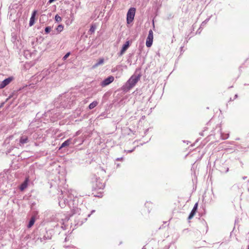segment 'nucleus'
<instances>
[{"instance_id": "bb28decb", "label": "nucleus", "mask_w": 249, "mask_h": 249, "mask_svg": "<svg viewBox=\"0 0 249 249\" xmlns=\"http://www.w3.org/2000/svg\"><path fill=\"white\" fill-rule=\"evenodd\" d=\"M123 160V158H118L116 159V160Z\"/></svg>"}, {"instance_id": "b1692460", "label": "nucleus", "mask_w": 249, "mask_h": 249, "mask_svg": "<svg viewBox=\"0 0 249 249\" xmlns=\"http://www.w3.org/2000/svg\"><path fill=\"white\" fill-rule=\"evenodd\" d=\"M69 219H70V217L68 216H66V218H65V219H62V224H64V221H68L69 220Z\"/></svg>"}, {"instance_id": "4468645a", "label": "nucleus", "mask_w": 249, "mask_h": 249, "mask_svg": "<svg viewBox=\"0 0 249 249\" xmlns=\"http://www.w3.org/2000/svg\"><path fill=\"white\" fill-rule=\"evenodd\" d=\"M104 58H100L97 62H96L95 64H94L92 66L93 68H95L97 67L98 66L102 65L104 63Z\"/></svg>"}, {"instance_id": "ddd939ff", "label": "nucleus", "mask_w": 249, "mask_h": 249, "mask_svg": "<svg viewBox=\"0 0 249 249\" xmlns=\"http://www.w3.org/2000/svg\"><path fill=\"white\" fill-rule=\"evenodd\" d=\"M71 142V139L67 140L66 141H65L62 143L61 146L59 147V149L63 147L69 146Z\"/></svg>"}, {"instance_id": "412c9836", "label": "nucleus", "mask_w": 249, "mask_h": 249, "mask_svg": "<svg viewBox=\"0 0 249 249\" xmlns=\"http://www.w3.org/2000/svg\"><path fill=\"white\" fill-rule=\"evenodd\" d=\"M51 30V27L50 26H47L45 28V32L46 34H48L50 32Z\"/></svg>"}, {"instance_id": "9d476101", "label": "nucleus", "mask_w": 249, "mask_h": 249, "mask_svg": "<svg viewBox=\"0 0 249 249\" xmlns=\"http://www.w3.org/2000/svg\"><path fill=\"white\" fill-rule=\"evenodd\" d=\"M197 208V203H196L195 204L193 209L192 210V211L188 216V219H191L193 217V216L195 215V214L196 213Z\"/></svg>"}, {"instance_id": "473e14b6", "label": "nucleus", "mask_w": 249, "mask_h": 249, "mask_svg": "<svg viewBox=\"0 0 249 249\" xmlns=\"http://www.w3.org/2000/svg\"><path fill=\"white\" fill-rule=\"evenodd\" d=\"M94 212V210H92V211H91V213H93Z\"/></svg>"}, {"instance_id": "393cba45", "label": "nucleus", "mask_w": 249, "mask_h": 249, "mask_svg": "<svg viewBox=\"0 0 249 249\" xmlns=\"http://www.w3.org/2000/svg\"><path fill=\"white\" fill-rule=\"evenodd\" d=\"M66 249H75V248L73 246H64Z\"/></svg>"}, {"instance_id": "9b49d317", "label": "nucleus", "mask_w": 249, "mask_h": 249, "mask_svg": "<svg viewBox=\"0 0 249 249\" xmlns=\"http://www.w3.org/2000/svg\"><path fill=\"white\" fill-rule=\"evenodd\" d=\"M29 181V178H26L24 181L20 185L19 187V189L21 191H23L25 188H27L28 185V182Z\"/></svg>"}, {"instance_id": "f03ea898", "label": "nucleus", "mask_w": 249, "mask_h": 249, "mask_svg": "<svg viewBox=\"0 0 249 249\" xmlns=\"http://www.w3.org/2000/svg\"><path fill=\"white\" fill-rule=\"evenodd\" d=\"M141 74L132 75L127 82L122 87L121 89L124 92H127L134 87L140 80Z\"/></svg>"}, {"instance_id": "c85d7f7f", "label": "nucleus", "mask_w": 249, "mask_h": 249, "mask_svg": "<svg viewBox=\"0 0 249 249\" xmlns=\"http://www.w3.org/2000/svg\"><path fill=\"white\" fill-rule=\"evenodd\" d=\"M4 104V103H2L0 105V108L2 107Z\"/></svg>"}, {"instance_id": "0eeeda50", "label": "nucleus", "mask_w": 249, "mask_h": 249, "mask_svg": "<svg viewBox=\"0 0 249 249\" xmlns=\"http://www.w3.org/2000/svg\"><path fill=\"white\" fill-rule=\"evenodd\" d=\"M12 79L13 78L12 77H8L7 78L4 79V80H3L2 81V82L1 83V84H0V88L3 89L5 87H6L7 85H8L11 82V81L12 80Z\"/></svg>"}, {"instance_id": "4be33fe9", "label": "nucleus", "mask_w": 249, "mask_h": 249, "mask_svg": "<svg viewBox=\"0 0 249 249\" xmlns=\"http://www.w3.org/2000/svg\"><path fill=\"white\" fill-rule=\"evenodd\" d=\"M95 29H96V26L95 25H92L90 27L89 31L91 32V33H94L95 32Z\"/></svg>"}, {"instance_id": "1a4fd4ad", "label": "nucleus", "mask_w": 249, "mask_h": 249, "mask_svg": "<svg viewBox=\"0 0 249 249\" xmlns=\"http://www.w3.org/2000/svg\"><path fill=\"white\" fill-rule=\"evenodd\" d=\"M19 145L22 146L25 143H26L28 142V138L26 136H22L19 139Z\"/></svg>"}, {"instance_id": "7ed1b4c3", "label": "nucleus", "mask_w": 249, "mask_h": 249, "mask_svg": "<svg viewBox=\"0 0 249 249\" xmlns=\"http://www.w3.org/2000/svg\"><path fill=\"white\" fill-rule=\"evenodd\" d=\"M136 13V8L134 7H131L128 10L126 15V20L127 24H130L134 20Z\"/></svg>"}, {"instance_id": "f257e3e1", "label": "nucleus", "mask_w": 249, "mask_h": 249, "mask_svg": "<svg viewBox=\"0 0 249 249\" xmlns=\"http://www.w3.org/2000/svg\"><path fill=\"white\" fill-rule=\"evenodd\" d=\"M78 198L76 195V192L73 190L62 193L58 197V204L60 207L63 208L68 205L72 215L77 214L76 225H81L87 220V217H89L91 213L84 215V213H81V208L78 206Z\"/></svg>"}, {"instance_id": "72a5a7b5", "label": "nucleus", "mask_w": 249, "mask_h": 249, "mask_svg": "<svg viewBox=\"0 0 249 249\" xmlns=\"http://www.w3.org/2000/svg\"><path fill=\"white\" fill-rule=\"evenodd\" d=\"M117 167H119V166H120V165H119V164H118L117 165Z\"/></svg>"}, {"instance_id": "cd10ccee", "label": "nucleus", "mask_w": 249, "mask_h": 249, "mask_svg": "<svg viewBox=\"0 0 249 249\" xmlns=\"http://www.w3.org/2000/svg\"><path fill=\"white\" fill-rule=\"evenodd\" d=\"M55 0H49L48 1V3L49 4H51L52 3V2H53V1H54Z\"/></svg>"}, {"instance_id": "2eb2a0df", "label": "nucleus", "mask_w": 249, "mask_h": 249, "mask_svg": "<svg viewBox=\"0 0 249 249\" xmlns=\"http://www.w3.org/2000/svg\"><path fill=\"white\" fill-rule=\"evenodd\" d=\"M35 222V217L34 216H32L29 221V222L27 226V227L28 228H31L34 225Z\"/></svg>"}, {"instance_id": "2f4dec72", "label": "nucleus", "mask_w": 249, "mask_h": 249, "mask_svg": "<svg viewBox=\"0 0 249 249\" xmlns=\"http://www.w3.org/2000/svg\"><path fill=\"white\" fill-rule=\"evenodd\" d=\"M246 178H247V177H243V179H245Z\"/></svg>"}, {"instance_id": "6ab92c4d", "label": "nucleus", "mask_w": 249, "mask_h": 249, "mask_svg": "<svg viewBox=\"0 0 249 249\" xmlns=\"http://www.w3.org/2000/svg\"><path fill=\"white\" fill-rule=\"evenodd\" d=\"M229 134H224V133L221 134V137L222 139H223V140L227 139L229 138Z\"/></svg>"}, {"instance_id": "f8f14e48", "label": "nucleus", "mask_w": 249, "mask_h": 249, "mask_svg": "<svg viewBox=\"0 0 249 249\" xmlns=\"http://www.w3.org/2000/svg\"><path fill=\"white\" fill-rule=\"evenodd\" d=\"M36 13V11H34L32 14V16L30 19V21H29L30 26H32L35 23V18Z\"/></svg>"}, {"instance_id": "423d86ee", "label": "nucleus", "mask_w": 249, "mask_h": 249, "mask_svg": "<svg viewBox=\"0 0 249 249\" xmlns=\"http://www.w3.org/2000/svg\"><path fill=\"white\" fill-rule=\"evenodd\" d=\"M114 77L113 76H109L107 78L105 79L100 84L102 87H105L113 82Z\"/></svg>"}, {"instance_id": "f3484780", "label": "nucleus", "mask_w": 249, "mask_h": 249, "mask_svg": "<svg viewBox=\"0 0 249 249\" xmlns=\"http://www.w3.org/2000/svg\"><path fill=\"white\" fill-rule=\"evenodd\" d=\"M49 73V71H43L39 75V76H40V80H42L43 78H44L46 75Z\"/></svg>"}, {"instance_id": "dca6fc26", "label": "nucleus", "mask_w": 249, "mask_h": 249, "mask_svg": "<svg viewBox=\"0 0 249 249\" xmlns=\"http://www.w3.org/2000/svg\"><path fill=\"white\" fill-rule=\"evenodd\" d=\"M98 103L96 101H94L91 103H90L89 106V109H92L94 108L95 107H96L98 105Z\"/></svg>"}, {"instance_id": "a878e982", "label": "nucleus", "mask_w": 249, "mask_h": 249, "mask_svg": "<svg viewBox=\"0 0 249 249\" xmlns=\"http://www.w3.org/2000/svg\"><path fill=\"white\" fill-rule=\"evenodd\" d=\"M209 19H207L206 20H205L204 21H203L202 24H201V26L202 25H204L205 24H206L207 23V22H208Z\"/></svg>"}, {"instance_id": "6e6552de", "label": "nucleus", "mask_w": 249, "mask_h": 249, "mask_svg": "<svg viewBox=\"0 0 249 249\" xmlns=\"http://www.w3.org/2000/svg\"><path fill=\"white\" fill-rule=\"evenodd\" d=\"M130 42L129 41H127L125 42V44L123 46V47L122 48V50H121L120 52L119 55H122L124 54V52L128 49V47L129 46Z\"/></svg>"}, {"instance_id": "a211bd4d", "label": "nucleus", "mask_w": 249, "mask_h": 249, "mask_svg": "<svg viewBox=\"0 0 249 249\" xmlns=\"http://www.w3.org/2000/svg\"><path fill=\"white\" fill-rule=\"evenodd\" d=\"M63 28H64V27L62 25L60 24V25H59L56 30V31L58 32V33H60L61 32H62L63 30Z\"/></svg>"}, {"instance_id": "20e7f679", "label": "nucleus", "mask_w": 249, "mask_h": 249, "mask_svg": "<svg viewBox=\"0 0 249 249\" xmlns=\"http://www.w3.org/2000/svg\"><path fill=\"white\" fill-rule=\"evenodd\" d=\"M92 182L95 183V188L97 189H102L105 187V184L101 181L100 178L95 177L92 178Z\"/></svg>"}, {"instance_id": "5701e85b", "label": "nucleus", "mask_w": 249, "mask_h": 249, "mask_svg": "<svg viewBox=\"0 0 249 249\" xmlns=\"http://www.w3.org/2000/svg\"><path fill=\"white\" fill-rule=\"evenodd\" d=\"M70 52L67 53L63 57L62 59L65 60L70 55Z\"/></svg>"}, {"instance_id": "aec40b11", "label": "nucleus", "mask_w": 249, "mask_h": 249, "mask_svg": "<svg viewBox=\"0 0 249 249\" xmlns=\"http://www.w3.org/2000/svg\"><path fill=\"white\" fill-rule=\"evenodd\" d=\"M55 20L57 22H60L61 21V18L58 15H55Z\"/></svg>"}, {"instance_id": "c756f323", "label": "nucleus", "mask_w": 249, "mask_h": 249, "mask_svg": "<svg viewBox=\"0 0 249 249\" xmlns=\"http://www.w3.org/2000/svg\"><path fill=\"white\" fill-rule=\"evenodd\" d=\"M229 171V168H227L226 172H228Z\"/></svg>"}, {"instance_id": "39448f33", "label": "nucleus", "mask_w": 249, "mask_h": 249, "mask_svg": "<svg viewBox=\"0 0 249 249\" xmlns=\"http://www.w3.org/2000/svg\"><path fill=\"white\" fill-rule=\"evenodd\" d=\"M153 32L152 30H150L148 32V36L146 38V46L147 47H150L153 43Z\"/></svg>"}, {"instance_id": "7c9ffc66", "label": "nucleus", "mask_w": 249, "mask_h": 249, "mask_svg": "<svg viewBox=\"0 0 249 249\" xmlns=\"http://www.w3.org/2000/svg\"><path fill=\"white\" fill-rule=\"evenodd\" d=\"M237 96H238L237 94H235V96H234V97H235V98H237Z\"/></svg>"}]
</instances>
